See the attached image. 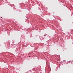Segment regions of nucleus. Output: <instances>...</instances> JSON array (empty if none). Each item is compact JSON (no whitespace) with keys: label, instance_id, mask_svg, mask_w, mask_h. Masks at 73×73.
<instances>
[{"label":"nucleus","instance_id":"1","mask_svg":"<svg viewBox=\"0 0 73 73\" xmlns=\"http://www.w3.org/2000/svg\"><path fill=\"white\" fill-rule=\"evenodd\" d=\"M1 18H2V17H1Z\"/></svg>","mask_w":73,"mask_h":73}]
</instances>
